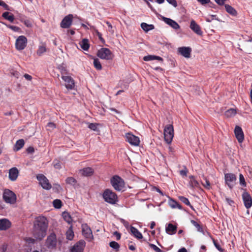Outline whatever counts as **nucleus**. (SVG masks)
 <instances>
[{
  "instance_id": "1",
  "label": "nucleus",
  "mask_w": 252,
  "mask_h": 252,
  "mask_svg": "<svg viewBox=\"0 0 252 252\" xmlns=\"http://www.w3.org/2000/svg\"><path fill=\"white\" fill-rule=\"evenodd\" d=\"M48 221L46 218L39 216L35 218L33 222V234L38 240H41L46 235Z\"/></svg>"
},
{
  "instance_id": "2",
  "label": "nucleus",
  "mask_w": 252,
  "mask_h": 252,
  "mask_svg": "<svg viewBox=\"0 0 252 252\" xmlns=\"http://www.w3.org/2000/svg\"><path fill=\"white\" fill-rule=\"evenodd\" d=\"M104 201L110 204H115L118 201L117 195L110 189H105L102 194Z\"/></svg>"
},
{
  "instance_id": "3",
  "label": "nucleus",
  "mask_w": 252,
  "mask_h": 252,
  "mask_svg": "<svg viewBox=\"0 0 252 252\" xmlns=\"http://www.w3.org/2000/svg\"><path fill=\"white\" fill-rule=\"evenodd\" d=\"M112 186L116 191H121L125 187L124 180L118 175L113 176L110 179Z\"/></svg>"
},
{
  "instance_id": "4",
  "label": "nucleus",
  "mask_w": 252,
  "mask_h": 252,
  "mask_svg": "<svg viewBox=\"0 0 252 252\" xmlns=\"http://www.w3.org/2000/svg\"><path fill=\"white\" fill-rule=\"evenodd\" d=\"M3 199L7 203L14 204L16 202V195L9 189H5L3 193Z\"/></svg>"
},
{
  "instance_id": "5",
  "label": "nucleus",
  "mask_w": 252,
  "mask_h": 252,
  "mask_svg": "<svg viewBox=\"0 0 252 252\" xmlns=\"http://www.w3.org/2000/svg\"><path fill=\"white\" fill-rule=\"evenodd\" d=\"M164 136L165 141L170 144L174 136V129L172 125H167L164 129Z\"/></svg>"
},
{
  "instance_id": "6",
  "label": "nucleus",
  "mask_w": 252,
  "mask_h": 252,
  "mask_svg": "<svg viewBox=\"0 0 252 252\" xmlns=\"http://www.w3.org/2000/svg\"><path fill=\"white\" fill-rule=\"evenodd\" d=\"M112 52L106 48H102L97 51V56L101 59L106 60L112 59Z\"/></svg>"
},
{
  "instance_id": "7",
  "label": "nucleus",
  "mask_w": 252,
  "mask_h": 252,
  "mask_svg": "<svg viewBox=\"0 0 252 252\" xmlns=\"http://www.w3.org/2000/svg\"><path fill=\"white\" fill-rule=\"evenodd\" d=\"M36 178L44 189L49 190L51 189V185L49 183L48 179L43 174H38L36 176Z\"/></svg>"
},
{
  "instance_id": "8",
  "label": "nucleus",
  "mask_w": 252,
  "mask_h": 252,
  "mask_svg": "<svg viewBox=\"0 0 252 252\" xmlns=\"http://www.w3.org/2000/svg\"><path fill=\"white\" fill-rule=\"evenodd\" d=\"M27 44V38L24 35L19 36L16 40L15 48L18 50H22L26 47Z\"/></svg>"
},
{
  "instance_id": "9",
  "label": "nucleus",
  "mask_w": 252,
  "mask_h": 252,
  "mask_svg": "<svg viewBox=\"0 0 252 252\" xmlns=\"http://www.w3.org/2000/svg\"><path fill=\"white\" fill-rule=\"evenodd\" d=\"M57 245V238L55 233H51L46 241V245L49 249H53Z\"/></svg>"
},
{
  "instance_id": "10",
  "label": "nucleus",
  "mask_w": 252,
  "mask_h": 252,
  "mask_svg": "<svg viewBox=\"0 0 252 252\" xmlns=\"http://www.w3.org/2000/svg\"><path fill=\"white\" fill-rule=\"evenodd\" d=\"M126 141L133 146H138L140 143L138 137L135 136L131 133H127L125 135Z\"/></svg>"
},
{
  "instance_id": "11",
  "label": "nucleus",
  "mask_w": 252,
  "mask_h": 252,
  "mask_svg": "<svg viewBox=\"0 0 252 252\" xmlns=\"http://www.w3.org/2000/svg\"><path fill=\"white\" fill-rule=\"evenodd\" d=\"M225 183L228 185L229 188L232 189L236 180V176L235 174L229 173L224 175Z\"/></svg>"
},
{
  "instance_id": "12",
  "label": "nucleus",
  "mask_w": 252,
  "mask_h": 252,
  "mask_svg": "<svg viewBox=\"0 0 252 252\" xmlns=\"http://www.w3.org/2000/svg\"><path fill=\"white\" fill-rule=\"evenodd\" d=\"M73 21V15L69 14L65 16L61 22L60 26L62 28H69L72 25Z\"/></svg>"
},
{
  "instance_id": "13",
  "label": "nucleus",
  "mask_w": 252,
  "mask_h": 252,
  "mask_svg": "<svg viewBox=\"0 0 252 252\" xmlns=\"http://www.w3.org/2000/svg\"><path fill=\"white\" fill-rule=\"evenodd\" d=\"M85 246V242L81 240L73 245L70 249V252H83Z\"/></svg>"
},
{
  "instance_id": "14",
  "label": "nucleus",
  "mask_w": 252,
  "mask_h": 252,
  "mask_svg": "<svg viewBox=\"0 0 252 252\" xmlns=\"http://www.w3.org/2000/svg\"><path fill=\"white\" fill-rule=\"evenodd\" d=\"M242 199L245 207L247 209L250 208L252 206V198L246 189L242 194Z\"/></svg>"
},
{
  "instance_id": "15",
  "label": "nucleus",
  "mask_w": 252,
  "mask_h": 252,
  "mask_svg": "<svg viewBox=\"0 0 252 252\" xmlns=\"http://www.w3.org/2000/svg\"><path fill=\"white\" fill-rule=\"evenodd\" d=\"M82 231L83 235L86 239H90V241L93 239V235L92 230L87 224H82Z\"/></svg>"
},
{
  "instance_id": "16",
  "label": "nucleus",
  "mask_w": 252,
  "mask_h": 252,
  "mask_svg": "<svg viewBox=\"0 0 252 252\" xmlns=\"http://www.w3.org/2000/svg\"><path fill=\"white\" fill-rule=\"evenodd\" d=\"M178 52L185 58H189L190 57L191 49L189 47H179L178 49Z\"/></svg>"
},
{
  "instance_id": "17",
  "label": "nucleus",
  "mask_w": 252,
  "mask_h": 252,
  "mask_svg": "<svg viewBox=\"0 0 252 252\" xmlns=\"http://www.w3.org/2000/svg\"><path fill=\"white\" fill-rule=\"evenodd\" d=\"M62 79L65 82V86L67 89H72L74 87V81L72 77L69 76H62Z\"/></svg>"
},
{
  "instance_id": "18",
  "label": "nucleus",
  "mask_w": 252,
  "mask_h": 252,
  "mask_svg": "<svg viewBox=\"0 0 252 252\" xmlns=\"http://www.w3.org/2000/svg\"><path fill=\"white\" fill-rule=\"evenodd\" d=\"M234 133L238 141L242 143L244 139V134L242 128L239 126H236L234 129Z\"/></svg>"
},
{
  "instance_id": "19",
  "label": "nucleus",
  "mask_w": 252,
  "mask_h": 252,
  "mask_svg": "<svg viewBox=\"0 0 252 252\" xmlns=\"http://www.w3.org/2000/svg\"><path fill=\"white\" fill-rule=\"evenodd\" d=\"M162 20L166 24L169 25L170 27H171L174 29L178 30L180 28L179 25L174 20H173L170 18H166V17H162Z\"/></svg>"
},
{
  "instance_id": "20",
  "label": "nucleus",
  "mask_w": 252,
  "mask_h": 252,
  "mask_svg": "<svg viewBox=\"0 0 252 252\" xmlns=\"http://www.w3.org/2000/svg\"><path fill=\"white\" fill-rule=\"evenodd\" d=\"M19 171L16 167H12L9 170V179L11 181H15L19 175Z\"/></svg>"
},
{
  "instance_id": "21",
  "label": "nucleus",
  "mask_w": 252,
  "mask_h": 252,
  "mask_svg": "<svg viewBox=\"0 0 252 252\" xmlns=\"http://www.w3.org/2000/svg\"><path fill=\"white\" fill-rule=\"evenodd\" d=\"M11 223L7 219H0V230H6L11 227Z\"/></svg>"
},
{
  "instance_id": "22",
  "label": "nucleus",
  "mask_w": 252,
  "mask_h": 252,
  "mask_svg": "<svg viewBox=\"0 0 252 252\" xmlns=\"http://www.w3.org/2000/svg\"><path fill=\"white\" fill-rule=\"evenodd\" d=\"M190 28L198 35H200L202 34L200 26L193 20L190 22Z\"/></svg>"
},
{
  "instance_id": "23",
  "label": "nucleus",
  "mask_w": 252,
  "mask_h": 252,
  "mask_svg": "<svg viewBox=\"0 0 252 252\" xmlns=\"http://www.w3.org/2000/svg\"><path fill=\"white\" fill-rule=\"evenodd\" d=\"M177 226L171 223H168L165 228L166 232L169 235L175 234L177 232Z\"/></svg>"
},
{
  "instance_id": "24",
  "label": "nucleus",
  "mask_w": 252,
  "mask_h": 252,
  "mask_svg": "<svg viewBox=\"0 0 252 252\" xmlns=\"http://www.w3.org/2000/svg\"><path fill=\"white\" fill-rule=\"evenodd\" d=\"M80 172L84 176H91L94 173V170L91 167H86L80 170Z\"/></svg>"
},
{
  "instance_id": "25",
  "label": "nucleus",
  "mask_w": 252,
  "mask_h": 252,
  "mask_svg": "<svg viewBox=\"0 0 252 252\" xmlns=\"http://www.w3.org/2000/svg\"><path fill=\"white\" fill-rule=\"evenodd\" d=\"M130 232L134 236L135 238L138 239H142L143 237L142 234L138 230L133 226L130 227Z\"/></svg>"
},
{
  "instance_id": "26",
  "label": "nucleus",
  "mask_w": 252,
  "mask_h": 252,
  "mask_svg": "<svg viewBox=\"0 0 252 252\" xmlns=\"http://www.w3.org/2000/svg\"><path fill=\"white\" fill-rule=\"evenodd\" d=\"M81 47L85 51H88L90 47L89 40L87 39H83L79 43Z\"/></svg>"
},
{
  "instance_id": "27",
  "label": "nucleus",
  "mask_w": 252,
  "mask_h": 252,
  "mask_svg": "<svg viewBox=\"0 0 252 252\" xmlns=\"http://www.w3.org/2000/svg\"><path fill=\"white\" fill-rule=\"evenodd\" d=\"M46 51L47 48L46 44L43 43L42 45L39 46L38 48L36 51V54L38 56H41Z\"/></svg>"
},
{
  "instance_id": "28",
  "label": "nucleus",
  "mask_w": 252,
  "mask_h": 252,
  "mask_svg": "<svg viewBox=\"0 0 252 252\" xmlns=\"http://www.w3.org/2000/svg\"><path fill=\"white\" fill-rule=\"evenodd\" d=\"M225 8L226 11L230 15L233 16H235L237 14V11L231 6L228 4L225 5Z\"/></svg>"
},
{
  "instance_id": "29",
  "label": "nucleus",
  "mask_w": 252,
  "mask_h": 252,
  "mask_svg": "<svg viewBox=\"0 0 252 252\" xmlns=\"http://www.w3.org/2000/svg\"><path fill=\"white\" fill-rule=\"evenodd\" d=\"M2 16L4 19L8 20L10 22H13L14 20V15L8 12H5L3 13Z\"/></svg>"
},
{
  "instance_id": "30",
  "label": "nucleus",
  "mask_w": 252,
  "mask_h": 252,
  "mask_svg": "<svg viewBox=\"0 0 252 252\" xmlns=\"http://www.w3.org/2000/svg\"><path fill=\"white\" fill-rule=\"evenodd\" d=\"M141 27L145 32H148L154 29L153 25H149L145 23H142L141 24Z\"/></svg>"
},
{
  "instance_id": "31",
  "label": "nucleus",
  "mask_w": 252,
  "mask_h": 252,
  "mask_svg": "<svg viewBox=\"0 0 252 252\" xmlns=\"http://www.w3.org/2000/svg\"><path fill=\"white\" fill-rule=\"evenodd\" d=\"M190 222L191 224L196 227L198 231L203 234L204 233L202 226L200 225L198 222L194 220H191Z\"/></svg>"
},
{
  "instance_id": "32",
  "label": "nucleus",
  "mask_w": 252,
  "mask_h": 252,
  "mask_svg": "<svg viewBox=\"0 0 252 252\" xmlns=\"http://www.w3.org/2000/svg\"><path fill=\"white\" fill-rule=\"evenodd\" d=\"M74 236L72 227L71 226L66 232V237L68 240H72L73 239Z\"/></svg>"
},
{
  "instance_id": "33",
  "label": "nucleus",
  "mask_w": 252,
  "mask_h": 252,
  "mask_svg": "<svg viewBox=\"0 0 252 252\" xmlns=\"http://www.w3.org/2000/svg\"><path fill=\"white\" fill-rule=\"evenodd\" d=\"M65 183L67 184L71 185L72 186L75 187L77 185V182L76 180L72 177H67L65 180Z\"/></svg>"
},
{
  "instance_id": "34",
  "label": "nucleus",
  "mask_w": 252,
  "mask_h": 252,
  "mask_svg": "<svg viewBox=\"0 0 252 252\" xmlns=\"http://www.w3.org/2000/svg\"><path fill=\"white\" fill-rule=\"evenodd\" d=\"M190 181L189 184L192 188H198L199 186L198 182L195 180V178L193 176L189 177Z\"/></svg>"
},
{
  "instance_id": "35",
  "label": "nucleus",
  "mask_w": 252,
  "mask_h": 252,
  "mask_svg": "<svg viewBox=\"0 0 252 252\" xmlns=\"http://www.w3.org/2000/svg\"><path fill=\"white\" fill-rule=\"evenodd\" d=\"M63 217L64 220L68 223L70 224L72 222V219L68 213L65 212H63Z\"/></svg>"
},
{
  "instance_id": "36",
  "label": "nucleus",
  "mask_w": 252,
  "mask_h": 252,
  "mask_svg": "<svg viewBox=\"0 0 252 252\" xmlns=\"http://www.w3.org/2000/svg\"><path fill=\"white\" fill-rule=\"evenodd\" d=\"M236 114V110L233 108H230L225 112L224 115L227 117H231L234 116Z\"/></svg>"
},
{
  "instance_id": "37",
  "label": "nucleus",
  "mask_w": 252,
  "mask_h": 252,
  "mask_svg": "<svg viewBox=\"0 0 252 252\" xmlns=\"http://www.w3.org/2000/svg\"><path fill=\"white\" fill-rule=\"evenodd\" d=\"M25 144V141L23 139H19L17 141L15 144V148L16 151L20 150Z\"/></svg>"
},
{
  "instance_id": "38",
  "label": "nucleus",
  "mask_w": 252,
  "mask_h": 252,
  "mask_svg": "<svg viewBox=\"0 0 252 252\" xmlns=\"http://www.w3.org/2000/svg\"><path fill=\"white\" fill-rule=\"evenodd\" d=\"M179 198L181 201L183 203H185L186 205L189 206L191 208L193 209L192 206L190 204L189 199L183 196H181L179 197Z\"/></svg>"
},
{
  "instance_id": "39",
  "label": "nucleus",
  "mask_w": 252,
  "mask_h": 252,
  "mask_svg": "<svg viewBox=\"0 0 252 252\" xmlns=\"http://www.w3.org/2000/svg\"><path fill=\"white\" fill-rule=\"evenodd\" d=\"M94 67L98 70H100L102 69V65L99 61V60L97 58L94 59Z\"/></svg>"
},
{
  "instance_id": "40",
  "label": "nucleus",
  "mask_w": 252,
  "mask_h": 252,
  "mask_svg": "<svg viewBox=\"0 0 252 252\" xmlns=\"http://www.w3.org/2000/svg\"><path fill=\"white\" fill-rule=\"evenodd\" d=\"M53 206L55 208L60 209L62 206V202L60 199H55L53 202Z\"/></svg>"
},
{
  "instance_id": "41",
  "label": "nucleus",
  "mask_w": 252,
  "mask_h": 252,
  "mask_svg": "<svg viewBox=\"0 0 252 252\" xmlns=\"http://www.w3.org/2000/svg\"><path fill=\"white\" fill-rule=\"evenodd\" d=\"M20 20L22 22H23L27 27H31L32 26V23L31 20L29 19H25L24 18H22Z\"/></svg>"
},
{
  "instance_id": "42",
  "label": "nucleus",
  "mask_w": 252,
  "mask_h": 252,
  "mask_svg": "<svg viewBox=\"0 0 252 252\" xmlns=\"http://www.w3.org/2000/svg\"><path fill=\"white\" fill-rule=\"evenodd\" d=\"M212 239L216 248L220 252H223V250L221 248V247H220V244L217 242V241L213 238H212Z\"/></svg>"
},
{
  "instance_id": "43",
  "label": "nucleus",
  "mask_w": 252,
  "mask_h": 252,
  "mask_svg": "<svg viewBox=\"0 0 252 252\" xmlns=\"http://www.w3.org/2000/svg\"><path fill=\"white\" fill-rule=\"evenodd\" d=\"M239 181H240V184L242 186L246 187L247 186V184L245 182V178L243 176V175L242 174H240L239 175Z\"/></svg>"
},
{
  "instance_id": "44",
  "label": "nucleus",
  "mask_w": 252,
  "mask_h": 252,
  "mask_svg": "<svg viewBox=\"0 0 252 252\" xmlns=\"http://www.w3.org/2000/svg\"><path fill=\"white\" fill-rule=\"evenodd\" d=\"M109 246L110 247H111L114 249H116V250H117L120 248L119 244L115 241L111 242L109 243Z\"/></svg>"
},
{
  "instance_id": "45",
  "label": "nucleus",
  "mask_w": 252,
  "mask_h": 252,
  "mask_svg": "<svg viewBox=\"0 0 252 252\" xmlns=\"http://www.w3.org/2000/svg\"><path fill=\"white\" fill-rule=\"evenodd\" d=\"M150 247L153 249L156 252H162V251L157 246L153 244H149Z\"/></svg>"
},
{
  "instance_id": "46",
  "label": "nucleus",
  "mask_w": 252,
  "mask_h": 252,
  "mask_svg": "<svg viewBox=\"0 0 252 252\" xmlns=\"http://www.w3.org/2000/svg\"><path fill=\"white\" fill-rule=\"evenodd\" d=\"M47 130H52L56 127V125L53 123H49L47 125Z\"/></svg>"
},
{
  "instance_id": "47",
  "label": "nucleus",
  "mask_w": 252,
  "mask_h": 252,
  "mask_svg": "<svg viewBox=\"0 0 252 252\" xmlns=\"http://www.w3.org/2000/svg\"><path fill=\"white\" fill-rule=\"evenodd\" d=\"M6 26L13 30L14 32H18L20 30V28L18 27L15 26H12V25H6Z\"/></svg>"
},
{
  "instance_id": "48",
  "label": "nucleus",
  "mask_w": 252,
  "mask_h": 252,
  "mask_svg": "<svg viewBox=\"0 0 252 252\" xmlns=\"http://www.w3.org/2000/svg\"><path fill=\"white\" fill-rule=\"evenodd\" d=\"M96 35L98 37L99 39L101 41V42L103 44H104L105 43V40L102 37V34L100 32H99L98 31H96Z\"/></svg>"
},
{
  "instance_id": "49",
  "label": "nucleus",
  "mask_w": 252,
  "mask_h": 252,
  "mask_svg": "<svg viewBox=\"0 0 252 252\" xmlns=\"http://www.w3.org/2000/svg\"><path fill=\"white\" fill-rule=\"evenodd\" d=\"M0 6H2L6 10H9V6L1 0H0Z\"/></svg>"
},
{
  "instance_id": "50",
  "label": "nucleus",
  "mask_w": 252,
  "mask_h": 252,
  "mask_svg": "<svg viewBox=\"0 0 252 252\" xmlns=\"http://www.w3.org/2000/svg\"><path fill=\"white\" fill-rule=\"evenodd\" d=\"M143 60L145 61H149L154 60V56L153 55H148L147 56H145L143 58Z\"/></svg>"
},
{
  "instance_id": "51",
  "label": "nucleus",
  "mask_w": 252,
  "mask_h": 252,
  "mask_svg": "<svg viewBox=\"0 0 252 252\" xmlns=\"http://www.w3.org/2000/svg\"><path fill=\"white\" fill-rule=\"evenodd\" d=\"M54 166L56 169H61V165L60 162L58 160L54 161Z\"/></svg>"
},
{
  "instance_id": "52",
  "label": "nucleus",
  "mask_w": 252,
  "mask_h": 252,
  "mask_svg": "<svg viewBox=\"0 0 252 252\" xmlns=\"http://www.w3.org/2000/svg\"><path fill=\"white\" fill-rule=\"evenodd\" d=\"M202 185L205 188L207 189H209L210 188V183L207 179H205V183H202Z\"/></svg>"
},
{
  "instance_id": "53",
  "label": "nucleus",
  "mask_w": 252,
  "mask_h": 252,
  "mask_svg": "<svg viewBox=\"0 0 252 252\" xmlns=\"http://www.w3.org/2000/svg\"><path fill=\"white\" fill-rule=\"evenodd\" d=\"M89 128H90L91 129H92L93 130H95L96 129V128H97V126H96V125L95 124H94V123H90L89 125Z\"/></svg>"
},
{
  "instance_id": "54",
  "label": "nucleus",
  "mask_w": 252,
  "mask_h": 252,
  "mask_svg": "<svg viewBox=\"0 0 252 252\" xmlns=\"http://www.w3.org/2000/svg\"><path fill=\"white\" fill-rule=\"evenodd\" d=\"M178 202L174 200H172L170 202V205L172 208H176Z\"/></svg>"
},
{
  "instance_id": "55",
  "label": "nucleus",
  "mask_w": 252,
  "mask_h": 252,
  "mask_svg": "<svg viewBox=\"0 0 252 252\" xmlns=\"http://www.w3.org/2000/svg\"><path fill=\"white\" fill-rule=\"evenodd\" d=\"M188 173V170L187 168L185 167L184 170H182L180 171V174L181 175L183 176H186Z\"/></svg>"
},
{
  "instance_id": "56",
  "label": "nucleus",
  "mask_w": 252,
  "mask_h": 252,
  "mask_svg": "<svg viewBox=\"0 0 252 252\" xmlns=\"http://www.w3.org/2000/svg\"><path fill=\"white\" fill-rule=\"evenodd\" d=\"M168 2L172 4L174 7L177 6V3L176 0H166Z\"/></svg>"
},
{
  "instance_id": "57",
  "label": "nucleus",
  "mask_w": 252,
  "mask_h": 252,
  "mask_svg": "<svg viewBox=\"0 0 252 252\" xmlns=\"http://www.w3.org/2000/svg\"><path fill=\"white\" fill-rule=\"evenodd\" d=\"M128 248L130 250H131V251H134L135 250L136 248H135V244H132V242H130L129 244H128Z\"/></svg>"
},
{
  "instance_id": "58",
  "label": "nucleus",
  "mask_w": 252,
  "mask_h": 252,
  "mask_svg": "<svg viewBox=\"0 0 252 252\" xmlns=\"http://www.w3.org/2000/svg\"><path fill=\"white\" fill-rule=\"evenodd\" d=\"M198 2L202 5H204L207 3H209L210 2V0H196Z\"/></svg>"
},
{
  "instance_id": "59",
  "label": "nucleus",
  "mask_w": 252,
  "mask_h": 252,
  "mask_svg": "<svg viewBox=\"0 0 252 252\" xmlns=\"http://www.w3.org/2000/svg\"><path fill=\"white\" fill-rule=\"evenodd\" d=\"M225 0H215L216 2L220 5H223Z\"/></svg>"
},
{
  "instance_id": "60",
  "label": "nucleus",
  "mask_w": 252,
  "mask_h": 252,
  "mask_svg": "<svg viewBox=\"0 0 252 252\" xmlns=\"http://www.w3.org/2000/svg\"><path fill=\"white\" fill-rule=\"evenodd\" d=\"M24 77L25 78V79L29 81H31L32 80V76L29 74H25L24 75Z\"/></svg>"
},
{
  "instance_id": "61",
  "label": "nucleus",
  "mask_w": 252,
  "mask_h": 252,
  "mask_svg": "<svg viewBox=\"0 0 252 252\" xmlns=\"http://www.w3.org/2000/svg\"><path fill=\"white\" fill-rule=\"evenodd\" d=\"M27 151L28 153H32L34 151V149L32 147H29L27 148Z\"/></svg>"
},
{
  "instance_id": "62",
  "label": "nucleus",
  "mask_w": 252,
  "mask_h": 252,
  "mask_svg": "<svg viewBox=\"0 0 252 252\" xmlns=\"http://www.w3.org/2000/svg\"><path fill=\"white\" fill-rule=\"evenodd\" d=\"M6 249L7 245L5 244L2 245L0 248L1 252H5L6 251Z\"/></svg>"
},
{
  "instance_id": "63",
  "label": "nucleus",
  "mask_w": 252,
  "mask_h": 252,
  "mask_svg": "<svg viewBox=\"0 0 252 252\" xmlns=\"http://www.w3.org/2000/svg\"><path fill=\"white\" fill-rule=\"evenodd\" d=\"M225 200L227 203L230 205H232L234 203V201L230 198H226Z\"/></svg>"
},
{
  "instance_id": "64",
  "label": "nucleus",
  "mask_w": 252,
  "mask_h": 252,
  "mask_svg": "<svg viewBox=\"0 0 252 252\" xmlns=\"http://www.w3.org/2000/svg\"><path fill=\"white\" fill-rule=\"evenodd\" d=\"M114 235L116 236L117 237V240H120V238H121V234L120 233H118V232H115L114 233Z\"/></svg>"
}]
</instances>
